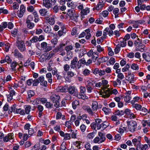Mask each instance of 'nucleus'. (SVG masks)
Masks as SVG:
<instances>
[{
    "label": "nucleus",
    "instance_id": "nucleus-1",
    "mask_svg": "<svg viewBox=\"0 0 150 150\" xmlns=\"http://www.w3.org/2000/svg\"><path fill=\"white\" fill-rule=\"evenodd\" d=\"M16 46L21 52H23L25 50V46L24 42L20 40L19 36H18L17 38Z\"/></svg>",
    "mask_w": 150,
    "mask_h": 150
},
{
    "label": "nucleus",
    "instance_id": "nucleus-2",
    "mask_svg": "<svg viewBox=\"0 0 150 150\" xmlns=\"http://www.w3.org/2000/svg\"><path fill=\"white\" fill-rule=\"evenodd\" d=\"M67 14L72 20L76 22L77 21L79 15L78 14L75 13L74 10L69 9Z\"/></svg>",
    "mask_w": 150,
    "mask_h": 150
},
{
    "label": "nucleus",
    "instance_id": "nucleus-3",
    "mask_svg": "<svg viewBox=\"0 0 150 150\" xmlns=\"http://www.w3.org/2000/svg\"><path fill=\"white\" fill-rule=\"evenodd\" d=\"M118 93L117 89H115L111 91L109 89L105 90L102 92V96L104 98L108 97L111 94H114L116 95Z\"/></svg>",
    "mask_w": 150,
    "mask_h": 150
},
{
    "label": "nucleus",
    "instance_id": "nucleus-4",
    "mask_svg": "<svg viewBox=\"0 0 150 150\" xmlns=\"http://www.w3.org/2000/svg\"><path fill=\"white\" fill-rule=\"evenodd\" d=\"M128 127L129 130L132 132L135 131L137 127V123L136 121H131L127 122Z\"/></svg>",
    "mask_w": 150,
    "mask_h": 150
},
{
    "label": "nucleus",
    "instance_id": "nucleus-5",
    "mask_svg": "<svg viewBox=\"0 0 150 150\" xmlns=\"http://www.w3.org/2000/svg\"><path fill=\"white\" fill-rule=\"evenodd\" d=\"M13 133H9L6 136H4L3 141L4 142H7L8 141L12 142L13 141Z\"/></svg>",
    "mask_w": 150,
    "mask_h": 150
},
{
    "label": "nucleus",
    "instance_id": "nucleus-6",
    "mask_svg": "<svg viewBox=\"0 0 150 150\" xmlns=\"http://www.w3.org/2000/svg\"><path fill=\"white\" fill-rule=\"evenodd\" d=\"M68 90V92L70 94L75 96H76L77 95V90L74 86H69Z\"/></svg>",
    "mask_w": 150,
    "mask_h": 150
},
{
    "label": "nucleus",
    "instance_id": "nucleus-7",
    "mask_svg": "<svg viewBox=\"0 0 150 150\" xmlns=\"http://www.w3.org/2000/svg\"><path fill=\"white\" fill-rule=\"evenodd\" d=\"M141 137L139 136L137 138H134L132 140V142L134 146L137 147H139L141 144Z\"/></svg>",
    "mask_w": 150,
    "mask_h": 150
},
{
    "label": "nucleus",
    "instance_id": "nucleus-8",
    "mask_svg": "<svg viewBox=\"0 0 150 150\" xmlns=\"http://www.w3.org/2000/svg\"><path fill=\"white\" fill-rule=\"evenodd\" d=\"M124 113L130 119H134L136 117L135 115L129 109H126L124 111Z\"/></svg>",
    "mask_w": 150,
    "mask_h": 150
},
{
    "label": "nucleus",
    "instance_id": "nucleus-9",
    "mask_svg": "<svg viewBox=\"0 0 150 150\" xmlns=\"http://www.w3.org/2000/svg\"><path fill=\"white\" fill-rule=\"evenodd\" d=\"M25 8L23 5L22 4L20 7V11L17 13L18 16L20 18L22 17L25 11Z\"/></svg>",
    "mask_w": 150,
    "mask_h": 150
},
{
    "label": "nucleus",
    "instance_id": "nucleus-10",
    "mask_svg": "<svg viewBox=\"0 0 150 150\" xmlns=\"http://www.w3.org/2000/svg\"><path fill=\"white\" fill-rule=\"evenodd\" d=\"M42 5L47 8H51L53 5L50 0H43Z\"/></svg>",
    "mask_w": 150,
    "mask_h": 150
},
{
    "label": "nucleus",
    "instance_id": "nucleus-11",
    "mask_svg": "<svg viewBox=\"0 0 150 150\" xmlns=\"http://www.w3.org/2000/svg\"><path fill=\"white\" fill-rule=\"evenodd\" d=\"M78 59L76 57H74L71 61L70 67L71 69H74L77 66L76 63H78Z\"/></svg>",
    "mask_w": 150,
    "mask_h": 150
},
{
    "label": "nucleus",
    "instance_id": "nucleus-12",
    "mask_svg": "<svg viewBox=\"0 0 150 150\" xmlns=\"http://www.w3.org/2000/svg\"><path fill=\"white\" fill-rule=\"evenodd\" d=\"M15 92L13 90L10 91L9 94H6L7 100L8 102H10L13 99V96L15 95Z\"/></svg>",
    "mask_w": 150,
    "mask_h": 150
},
{
    "label": "nucleus",
    "instance_id": "nucleus-13",
    "mask_svg": "<svg viewBox=\"0 0 150 150\" xmlns=\"http://www.w3.org/2000/svg\"><path fill=\"white\" fill-rule=\"evenodd\" d=\"M86 62L84 58L81 59L78 61L77 64V67L78 69H80L82 64L86 65Z\"/></svg>",
    "mask_w": 150,
    "mask_h": 150
},
{
    "label": "nucleus",
    "instance_id": "nucleus-14",
    "mask_svg": "<svg viewBox=\"0 0 150 150\" xmlns=\"http://www.w3.org/2000/svg\"><path fill=\"white\" fill-rule=\"evenodd\" d=\"M48 11L45 8L40 9L39 11V13L41 16H45L49 14Z\"/></svg>",
    "mask_w": 150,
    "mask_h": 150
},
{
    "label": "nucleus",
    "instance_id": "nucleus-15",
    "mask_svg": "<svg viewBox=\"0 0 150 150\" xmlns=\"http://www.w3.org/2000/svg\"><path fill=\"white\" fill-rule=\"evenodd\" d=\"M52 73L53 76L55 75L57 80H60L62 79V76L60 75L59 72H58L56 69H54L52 71Z\"/></svg>",
    "mask_w": 150,
    "mask_h": 150
},
{
    "label": "nucleus",
    "instance_id": "nucleus-16",
    "mask_svg": "<svg viewBox=\"0 0 150 150\" xmlns=\"http://www.w3.org/2000/svg\"><path fill=\"white\" fill-rule=\"evenodd\" d=\"M50 99L53 102H55L59 100L60 96L58 95L53 94L51 96Z\"/></svg>",
    "mask_w": 150,
    "mask_h": 150
},
{
    "label": "nucleus",
    "instance_id": "nucleus-17",
    "mask_svg": "<svg viewBox=\"0 0 150 150\" xmlns=\"http://www.w3.org/2000/svg\"><path fill=\"white\" fill-rule=\"evenodd\" d=\"M142 57L146 61L149 62L150 61V53L146 52L143 54Z\"/></svg>",
    "mask_w": 150,
    "mask_h": 150
},
{
    "label": "nucleus",
    "instance_id": "nucleus-18",
    "mask_svg": "<svg viewBox=\"0 0 150 150\" xmlns=\"http://www.w3.org/2000/svg\"><path fill=\"white\" fill-rule=\"evenodd\" d=\"M82 108L84 110L87 111L89 114L91 115H93L94 112L89 106L84 105L83 106Z\"/></svg>",
    "mask_w": 150,
    "mask_h": 150
},
{
    "label": "nucleus",
    "instance_id": "nucleus-19",
    "mask_svg": "<svg viewBox=\"0 0 150 150\" xmlns=\"http://www.w3.org/2000/svg\"><path fill=\"white\" fill-rule=\"evenodd\" d=\"M16 105L13 104L12 105L11 107L8 110V113L9 114H11L12 112L16 113L17 109L16 108Z\"/></svg>",
    "mask_w": 150,
    "mask_h": 150
},
{
    "label": "nucleus",
    "instance_id": "nucleus-20",
    "mask_svg": "<svg viewBox=\"0 0 150 150\" xmlns=\"http://www.w3.org/2000/svg\"><path fill=\"white\" fill-rule=\"evenodd\" d=\"M15 57L17 58H23V56L20 53L17 49H15L13 52Z\"/></svg>",
    "mask_w": 150,
    "mask_h": 150
},
{
    "label": "nucleus",
    "instance_id": "nucleus-21",
    "mask_svg": "<svg viewBox=\"0 0 150 150\" xmlns=\"http://www.w3.org/2000/svg\"><path fill=\"white\" fill-rule=\"evenodd\" d=\"M127 77V80L130 81V83H134V75L132 74H128Z\"/></svg>",
    "mask_w": 150,
    "mask_h": 150
},
{
    "label": "nucleus",
    "instance_id": "nucleus-22",
    "mask_svg": "<svg viewBox=\"0 0 150 150\" xmlns=\"http://www.w3.org/2000/svg\"><path fill=\"white\" fill-rule=\"evenodd\" d=\"M104 6V4L103 1L99 2L96 6V10L99 11L101 10Z\"/></svg>",
    "mask_w": 150,
    "mask_h": 150
},
{
    "label": "nucleus",
    "instance_id": "nucleus-23",
    "mask_svg": "<svg viewBox=\"0 0 150 150\" xmlns=\"http://www.w3.org/2000/svg\"><path fill=\"white\" fill-rule=\"evenodd\" d=\"M76 96L79 99L83 100L86 99L88 98V96H86V94L84 93H80L79 94L77 93V95Z\"/></svg>",
    "mask_w": 150,
    "mask_h": 150
},
{
    "label": "nucleus",
    "instance_id": "nucleus-24",
    "mask_svg": "<svg viewBox=\"0 0 150 150\" xmlns=\"http://www.w3.org/2000/svg\"><path fill=\"white\" fill-rule=\"evenodd\" d=\"M145 47V45L142 43L141 41H140L139 46L137 47L138 50L142 52L144 51Z\"/></svg>",
    "mask_w": 150,
    "mask_h": 150
},
{
    "label": "nucleus",
    "instance_id": "nucleus-25",
    "mask_svg": "<svg viewBox=\"0 0 150 150\" xmlns=\"http://www.w3.org/2000/svg\"><path fill=\"white\" fill-rule=\"evenodd\" d=\"M43 29L44 31L47 33H50L51 30V27L49 25L44 26Z\"/></svg>",
    "mask_w": 150,
    "mask_h": 150
},
{
    "label": "nucleus",
    "instance_id": "nucleus-26",
    "mask_svg": "<svg viewBox=\"0 0 150 150\" xmlns=\"http://www.w3.org/2000/svg\"><path fill=\"white\" fill-rule=\"evenodd\" d=\"M111 82L113 85L114 87L120 86L121 84V81L119 80L118 79H117L116 81H112Z\"/></svg>",
    "mask_w": 150,
    "mask_h": 150
},
{
    "label": "nucleus",
    "instance_id": "nucleus-27",
    "mask_svg": "<svg viewBox=\"0 0 150 150\" xmlns=\"http://www.w3.org/2000/svg\"><path fill=\"white\" fill-rule=\"evenodd\" d=\"M18 64V63L15 61L13 62L11 64V69L13 71H15L17 70L16 67Z\"/></svg>",
    "mask_w": 150,
    "mask_h": 150
},
{
    "label": "nucleus",
    "instance_id": "nucleus-28",
    "mask_svg": "<svg viewBox=\"0 0 150 150\" xmlns=\"http://www.w3.org/2000/svg\"><path fill=\"white\" fill-rule=\"evenodd\" d=\"M52 11L54 13H58L60 11V6L56 5L52 8Z\"/></svg>",
    "mask_w": 150,
    "mask_h": 150
},
{
    "label": "nucleus",
    "instance_id": "nucleus-29",
    "mask_svg": "<svg viewBox=\"0 0 150 150\" xmlns=\"http://www.w3.org/2000/svg\"><path fill=\"white\" fill-rule=\"evenodd\" d=\"M101 83H102V85L105 88V89H103V88H102V87H101V88L103 89V92L104 90H107V89H108L106 88V86L108 83V81L106 80H103L102 81V82Z\"/></svg>",
    "mask_w": 150,
    "mask_h": 150
},
{
    "label": "nucleus",
    "instance_id": "nucleus-30",
    "mask_svg": "<svg viewBox=\"0 0 150 150\" xmlns=\"http://www.w3.org/2000/svg\"><path fill=\"white\" fill-rule=\"evenodd\" d=\"M72 104L73 108L74 109H75L79 105V102L77 100L74 101L72 102Z\"/></svg>",
    "mask_w": 150,
    "mask_h": 150
},
{
    "label": "nucleus",
    "instance_id": "nucleus-31",
    "mask_svg": "<svg viewBox=\"0 0 150 150\" xmlns=\"http://www.w3.org/2000/svg\"><path fill=\"white\" fill-rule=\"evenodd\" d=\"M115 62V58L111 57L110 58L109 60L107 62V65H113Z\"/></svg>",
    "mask_w": 150,
    "mask_h": 150
},
{
    "label": "nucleus",
    "instance_id": "nucleus-32",
    "mask_svg": "<svg viewBox=\"0 0 150 150\" xmlns=\"http://www.w3.org/2000/svg\"><path fill=\"white\" fill-rule=\"evenodd\" d=\"M31 108V107L30 105H25V114H28L30 113Z\"/></svg>",
    "mask_w": 150,
    "mask_h": 150
},
{
    "label": "nucleus",
    "instance_id": "nucleus-33",
    "mask_svg": "<svg viewBox=\"0 0 150 150\" xmlns=\"http://www.w3.org/2000/svg\"><path fill=\"white\" fill-rule=\"evenodd\" d=\"M98 135L99 136V138L101 139L102 142H103L105 139V134L100 132H99Z\"/></svg>",
    "mask_w": 150,
    "mask_h": 150
},
{
    "label": "nucleus",
    "instance_id": "nucleus-34",
    "mask_svg": "<svg viewBox=\"0 0 150 150\" xmlns=\"http://www.w3.org/2000/svg\"><path fill=\"white\" fill-rule=\"evenodd\" d=\"M92 107L93 111L96 110L98 107V103L96 101L93 102Z\"/></svg>",
    "mask_w": 150,
    "mask_h": 150
},
{
    "label": "nucleus",
    "instance_id": "nucleus-35",
    "mask_svg": "<svg viewBox=\"0 0 150 150\" xmlns=\"http://www.w3.org/2000/svg\"><path fill=\"white\" fill-rule=\"evenodd\" d=\"M90 12V8H86L85 9L82 10L81 11V14L87 15Z\"/></svg>",
    "mask_w": 150,
    "mask_h": 150
},
{
    "label": "nucleus",
    "instance_id": "nucleus-36",
    "mask_svg": "<svg viewBox=\"0 0 150 150\" xmlns=\"http://www.w3.org/2000/svg\"><path fill=\"white\" fill-rule=\"evenodd\" d=\"M67 31L64 28H63L61 30L59 31L58 32V35L60 36H62L63 35V34H65L66 33Z\"/></svg>",
    "mask_w": 150,
    "mask_h": 150
},
{
    "label": "nucleus",
    "instance_id": "nucleus-37",
    "mask_svg": "<svg viewBox=\"0 0 150 150\" xmlns=\"http://www.w3.org/2000/svg\"><path fill=\"white\" fill-rule=\"evenodd\" d=\"M16 113L19 114L21 115H25V111L24 110H22L21 108L17 109Z\"/></svg>",
    "mask_w": 150,
    "mask_h": 150
},
{
    "label": "nucleus",
    "instance_id": "nucleus-38",
    "mask_svg": "<svg viewBox=\"0 0 150 150\" xmlns=\"http://www.w3.org/2000/svg\"><path fill=\"white\" fill-rule=\"evenodd\" d=\"M26 23L27 24V28L30 29H32L35 26L34 24L31 22H26Z\"/></svg>",
    "mask_w": 150,
    "mask_h": 150
},
{
    "label": "nucleus",
    "instance_id": "nucleus-39",
    "mask_svg": "<svg viewBox=\"0 0 150 150\" xmlns=\"http://www.w3.org/2000/svg\"><path fill=\"white\" fill-rule=\"evenodd\" d=\"M124 113V111L122 110H117L115 112V115H122Z\"/></svg>",
    "mask_w": 150,
    "mask_h": 150
},
{
    "label": "nucleus",
    "instance_id": "nucleus-40",
    "mask_svg": "<svg viewBox=\"0 0 150 150\" xmlns=\"http://www.w3.org/2000/svg\"><path fill=\"white\" fill-rule=\"evenodd\" d=\"M28 97V98H30L31 97L34 96L35 94L34 91L31 90H29L27 91Z\"/></svg>",
    "mask_w": 150,
    "mask_h": 150
},
{
    "label": "nucleus",
    "instance_id": "nucleus-41",
    "mask_svg": "<svg viewBox=\"0 0 150 150\" xmlns=\"http://www.w3.org/2000/svg\"><path fill=\"white\" fill-rule=\"evenodd\" d=\"M55 20L53 17L50 18L48 20V23L51 25H53L55 23Z\"/></svg>",
    "mask_w": 150,
    "mask_h": 150
},
{
    "label": "nucleus",
    "instance_id": "nucleus-42",
    "mask_svg": "<svg viewBox=\"0 0 150 150\" xmlns=\"http://www.w3.org/2000/svg\"><path fill=\"white\" fill-rule=\"evenodd\" d=\"M72 123L71 121H66L65 122V126L68 128L71 129V131H72L71 129Z\"/></svg>",
    "mask_w": 150,
    "mask_h": 150
},
{
    "label": "nucleus",
    "instance_id": "nucleus-43",
    "mask_svg": "<svg viewBox=\"0 0 150 150\" xmlns=\"http://www.w3.org/2000/svg\"><path fill=\"white\" fill-rule=\"evenodd\" d=\"M93 141L95 143H98V144H100L103 142H102L101 139L98 137H96L94 139Z\"/></svg>",
    "mask_w": 150,
    "mask_h": 150
},
{
    "label": "nucleus",
    "instance_id": "nucleus-44",
    "mask_svg": "<svg viewBox=\"0 0 150 150\" xmlns=\"http://www.w3.org/2000/svg\"><path fill=\"white\" fill-rule=\"evenodd\" d=\"M132 107L135 108L137 110H140L142 108L141 105L137 103L134 104L132 105Z\"/></svg>",
    "mask_w": 150,
    "mask_h": 150
},
{
    "label": "nucleus",
    "instance_id": "nucleus-45",
    "mask_svg": "<svg viewBox=\"0 0 150 150\" xmlns=\"http://www.w3.org/2000/svg\"><path fill=\"white\" fill-rule=\"evenodd\" d=\"M139 99V97H135L134 98L133 100L131 101V103L132 105L134 104H136L135 103L137 102Z\"/></svg>",
    "mask_w": 150,
    "mask_h": 150
},
{
    "label": "nucleus",
    "instance_id": "nucleus-46",
    "mask_svg": "<svg viewBox=\"0 0 150 150\" xmlns=\"http://www.w3.org/2000/svg\"><path fill=\"white\" fill-rule=\"evenodd\" d=\"M96 47L97 51L99 53L103 51L104 50V48L101 47L100 45H98Z\"/></svg>",
    "mask_w": 150,
    "mask_h": 150
},
{
    "label": "nucleus",
    "instance_id": "nucleus-47",
    "mask_svg": "<svg viewBox=\"0 0 150 150\" xmlns=\"http://www.w3.org/2000/svg\"><path fill=\"white\" fill-rule=\"evenodd\" d=\"M36 102H37L38 100V101L40 100L42 103H46L47 101V99L45 98H38L36 99Z\"/></svg>",
    "mask_w": 150,
    "mask_h": 150
},
{
    "label": "nucleus",
    "instance_id": "nucleus-48",
    "mask_svg": "<svg viewBox=\"0 0 150 150\" xmlns=\"http://www.w3.org/2000/svg\"><path fill=\"white\" fill-rule=\"evenodd\" d=\"M141 110L143 112V113H140L142 115H146L148 112V110L144 107L142 108Z\"/></svg>",
    "mask_w": 150,
    "mask_h": 150
},
{
    "label": "nucleus",
    "instance_id": "nucleus-49",
    "mask_svg": "<svg viewBox=\"0 0 150 150\" xmlns=\"http://www.w3.org/2000/svg\"><path fill=\"white\" fill-rule=\"evenodd\" d=\"M51 42L52 44L53 45V46L54 47L55 46L57 43L58 40L56 38H54L51 40Z\"/></svg>",
    "mask_w": 150,
    "mask_h": 150
},
{
    "label": "nucleus",
    "instance_id": "nucleus-50",
    "mask_svg": "<svg viewBox=\"0 0 150 150\" xmlns=\"http://www.w3.org/2000/svg\"><path fill=\"white\" fill-rule=\"evenodd\" d=\"M124 98L125 101L127 103H129V102L130 100L131 99V97L129 95H126V96H125Z\"/></svg>",
    "mask_w": 150,
    "mask_h": 150
},
{
    "label": "nucleus",
    "instance_id": "nucleus-51",
    "mask_svg": "<svg viewBox=\"0 0 150 150\" xmlns=\"http://www.w3.org/2000/svg\"><path fill=\"white\" fill-rule=\"evenodd\" d=\"M131 68L132 69L134 70H138L139 69L138 66L137 64L133 63L132 64Z\"/></svg>",
    "mask_w": 150,
    "mask_h": 150
},
{
    "label": "nucleus",
    "instance_id": "nucleus-52",
    "mask_svg": "<svg viewBox=\"0 0 150 150\" xmlns=\"http://www.w3.org/2000/svg\"><path fill=\"white\" fill-rule=\"evenodd\" d=\"M64 139L65 140H69L71 139V134L68 133H65L64 137Z\"/></svg>",
    "mask_w": 150,
    "mask_h": 150
},
{
    "label": "nucleus",
    "instance_id": "nucleus-53",
    "mask_svg": "<svg viewBox=\"0 0 150 150\" xmlns=\"http://www.w3.org/2000/svg\"><path fill=\"white\" fill-rule=\"evenodd\" d=\"M88 84L86 86H89L92 87L94 83H95L94 81L92 80H88L87 81Z\"/></svg>",
    "mask_w": 150,
    "mask_h": 150
},
{
    "label": "nucleus",
    "instance_id": "nucleus-54",
    "mask_svg": "<svg viewBox=\"0 0 150 150\" xmlns=\"http://www.w3.org/2000/svg\"><path fill=\"white\" fill-rule=\"evenodd\" d=\"M67 5L69 7H71L72 8H74L75 6V5L74 3L70 1L67 2Z\"/></svg>",
    "mask_w": 150,
    "mask_h": 150
},
{
    "label": "nucleus",
    "instance_id": "nucleus-55",
    "mask_svg": "<svg viewBox=\"0 0 150 150\" xmlns=\"http://www.w3.org/2000/svg\"><path fill=\"white\" fill-rule=\"evenodd\" d=\"M102 110L106 114H108L110 113V109L107 108L105 107H104L103 108Z\"/></svg>",
    "mask_w": 150,
    "mask_h": 150
},
{
    "label": "nucleus",
    "instance_id": "nucleus-56",
    "mask_svg": "<svg viewBox=\"0 0 150 150\" xmlns=\"http://www.w3.org/2000/svg\"><path fill=\"white\" fill-rule=\"evenodd\" d=\"M108 12L107 11L105 10L103 11L100 14L104 17H106L108 16Z\"/></svg>",
    "mask_w": 150,
    "mask_h": 150
},
{
    "label": "nucleus",
    "instance_id": "nucleus-57",
    "mask_svg": "<svg viewBox=\"0 0 150 150\" xmlns=\"http://www.w3.org/2000/svg\"><path fill=\"white\" fill-rule=\"evenodd\" d=\"M142 123L144 127H145L146 125H147L149 126H150V122L147 120H143L142 121Z\"/></svg>",
    "mask_w": 150,
    "mask_h": 150
},
{
    "label": "nucleus",
    "instance_id": "nucleus-58",
    "mask_svg": "<svg viewBox=\"0 0 150 150\" xmlns=\"http://www.w3.org/2000/svg\"><path fill=\"white\" fill-rule=\"evenodd\" d=\"M117 79H118L119 80L121 81V80L124 79V76L122 73H120L117 74Z\"/></svg>",
    "mask_w": 150,
    "mask_h": 150
},
{
    "label": "nucleus",
    "instance_id": "nucleus-59",
    "mask_svg": "<svg viewBox=\"0 0 150 150\" xmlns=\"http://www.w3.org/2000/svg\"><path fill=\"white\" fill-rule=\"evenodd\" d=\"M38 40V38L37 36H34L30 40V41L31 42H36Z\"/></svg>",
    "mask_w": 150,
    "mask_h": 150
},
{
    "label": "nucleus",
    "instance_id": "nucleus-60",
    "mask_svg": "<svg viewBox=\"0 0 150 150\" xmlns=\"http://www.w3.org/2000/svg\"><path fill=\"white\" fill-rule=\"evenodd\" d=\"M45 105L47 108H51L53 106V104L49 102H47L46 103Z\"/></svg>",
    "mask_w": 150,
    "mask_h": 150
},
{
    "label": "nucleus",
    "instance_id": "nucleus-61",
    "mask_svg": "<svg viewBox=\"0 0 150 150\" xmlns=\"http://www.w3.org/2000/svg\"><path fill=\"white\" fill-rule=\"evenodd\" d=\"M27 10L28 12H32L34 10V8L32 6H29L27 7Z\"/></svg>",
    "mask_w": 150,
    "mask_h": 150
},
{
    "label": "nucleus",
    "instance_id": "nucleus-62",
    "mask_svg": "<svg viewBox=\"0 0 150 150\" xmlns=\"http://www.w3.org/2000/svg\"><path fill=\"white\" fill-rule=\"evenodd\" d=\"M37 108L39 112H42L44 109L43 106L41 105H38Z\"/></svg>",
    "mask_w": 150,
    "mask_h": 150
},
{
    "label": "nucleus",
    "instance_id": "nucleus-63",
    "mask_svg": "<svg viewBox=\"0 0 150 150\" xmlns=\"http://www.w3.org/2000/svg\"><path fill=\"white\" fill-rule=\"evenodd\" d=\"M73 49V47L71 45H69L65 47V50L67 52L70 51Z\"/></svg>",
    "mask_w": 150,
    "mask_h": 150
},
{
    "label": "nucleus",
    "instance_id": "nucleus-64",
    "mask_svg": "<svg viewBox=\"0 0 150 150\" xmlns=\"http://www.w3.org/2000/svg\"><path fill=\"white\" fill-rule=\"evenodd\" d=\"M140 148L141 149V150H146V149L148 148V146L147 144H145L144 145H141L139 146Z\"/></svg>",
    "mask_w": 150,
    "mask_h": 150
}]
</instances>
